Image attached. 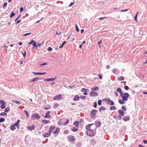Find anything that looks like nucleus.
I'll return each instance as SVG.
<instances>
[{
	"instance_id": "nucleus-52",
	"label": "nucleus",
	"mask_w": 147,
	"mask_h": 147,
	"mask_svg": "<svg viewBox=\"0 0 147 147\" xmlns=\"http://www.w3.org/2000/svg\"><path fill=\"white\" fill-rule=\"evenodd\" d=\"M76 31L78 32L79 31V28H78L77 25H76Z\"/></svg>"
},
{
	"instance_id": "nucleus-35",
	"label": "nucleus",
	"mask_w": 147,
	"mask_h": 147,
	"mask_svg": "<svg viewBox=\"0 0 147 147\" xmlns=\"http://www.w3.org/2000/svg\"><path fill=\"white\" fill-rule=\"evenodd\" d=\"M0 103L1 104V105H5V101L3 100L0 101Z\"/></svg>"
},
{
	"instance_id": "nucleus-31",
	"label": "nucleus",
	"mask_w": 147,
	"mask_h": 147,
	"mask_svg": "<svg viewBox=\"0 0 147 147\" xmlns=\"http://www.w3.org/2000/svg\"><path fill=\"white\" fill-rule=\"evenodd\" d=\"M82 146L81 142H78L76 144V146L77 147H80Z\"/></svg>"
},
{
	"instance_id": "nucleus-34",
	"label": "nucleus",
	"mask_w": 147,
	"mask_h": 147,
	"mask_svg": "<svg viewBox=\"0 0 147 147\" xmlns=\"http://www.w3.org/2000/svg\"><path fill=\"white\" fill-rule=\"evenodd\" d=\"M20 122V120H18L17 121V122L15 123V124H14L16 126H17L18 125H19V123Z\"/></svg>"
},
{
	"instance_id": "nucleus-36",
	"label": "nucleus",
	"mask_w": 147,
	"mask_h": 147,
	"mask_svg": "<svg viewBox=\"0 0 147 147\" xmlns=\"http://www.w3.org/2000/svg\"><path fill=\"white\" fill-rule=\"evenodd\" d=\"M38 79V78H33V79H32L30 81V82H32L35 81L36 80Z\"/></svg>"
},
{
	"instance_id": "nucleus-3",
	"label": "nucleus",
	"mask_w": 147,
	"mask_h": 147,
	"mask_svg": "<svg viewBox=\"0 0 147 147\" xmlns=\"http://www.w3.org/2000/svg\"><path fill=\"white\" fill-rule=\"evenodd\" d=\"M97 110L95 109L92 110L91 111L90 116L92 118L95 119L96 117V114L97 112Z\"/></svg>"
},
{
	"instance_id": "nucleus-42",
	"label": "nucleus",
	"mask_w": 147,
	"mask_h": 147,
	"mask_svg": "<svg viewBox=\"0 0 147 147\" xmlns=\"http://www.w3.org/2000/svg\"><path fill=\"white\" fill-rule=\"evenodd\" d=\"M15 13H14L13 12H12L11 14V15H10V17L11 18H12V17H13V16H15Z\"/></svg>"
},
{
	"instance_id": "nucleus-53",
	"label": "nucleus",
	"mask_w": 147,
	"mask_h": 147,
	"mask_svg": "<svg viewBox=\"0 0 147 147\" xmlns=\"http://www.w3.org/2000/svg\"><path fill=\"white\" fill-rule=\"evenodd\" d=\"M33 46H34V47H35V46L37 47V46H38V45H36V42H34V44H33ZM36 49H37V47H36Z\"/></svg>"
},
{
	"instance_id": "nucleus-5",
	"label": "nucleus",
	"mask_w": 147,
	"mask_h": 147,
	"mask_svg": "<svg viewBox=\"0 0 147 147\" xmlns=\"http://www.w3.org/2000/svg\"><path fill=\"white\" fill-rule=\"evenodd\" d=\"M87 135L89 136H93L94 135V134L93 131L91 130H87L86 131Z\"/></svg>"
},
{
	"instance_id": "nucleus-30",
	"label": "nucleus",
	"mask_w": 147,
	"mask_h": 147,
	"mask_svg": "<svg viewBox=\"0 0 147 147\" xmlns=\"http://www.w3.org/2000/svg\"><path fill=\"white\" fill-rule=\"evenodd\" d=\"M10 109L9 108L7 107L5 109L4 111L5 112L7 113L10 111Z\"/></svg>"
},
{
	"instance_id": "nucleus-33",
	"label": "nucleus",
	"mask_w": 147,
	"mask_h": 147,
	"mask_svg": "<svg viewBox=\"0 0 147 147\" xmlns=\"http://www.w3.org/2000/svg\"><path fill=\"white\" fill-rule=\"evenodd\" d=\"M26 115L27 116L26 117V118H28L29 116V115L28 113V111H26L25 110L24 111Z\"/></svg>"
},
{
	"instance_id": "nucleus-51",
	"label": "nucleus",
	"mask_w": 147,
	"mask_h": 147,
	"mask_svg": "<svg viewBox=\"0 0 147 147\" xmlns=\"http://www.w3.org/2000/svg\"><path fill=\"white\" fill-rule=\"evenodd\" d=\"M124 88L126 90H128V89L129 88V87L127 86H125L124 87Z\"/></svg>"
},
{
	"instance_id": "nucleus-56",
	"label": "nucleus",
	"mask_w": 147,
	"mask_h": 147,
	"mask_svg": "<svg viewBox=\"0 0 147 147\" xmlns=\"http://www.w3.org/2000/svg\"><path fill=\"white\" fill-rule=\"evenodd\" d=\"M7 2H5L3 5V7H6L7 6Z\"/></svg>"
},
{
	"instance_id": "nucleus-27",
	"label": "nucleus",
	"mask_w": 147,
	"mask_h": 147,
	"mask_svg": "<svg viewBox=\"0 0 147 147\" xmlns=\"http://www.w3.org/2000/svg\"><path fill=\"white\" fill-rule=\"evenodd\" d=\"M125 78L123 76H120L118 78V80L119 81H122L124 80Z\"/></svg>"
},
{
	"instance_id": "nucleus-2",
	"label": "nucleus",
	"mask_w": 147,
	"mask_h": 147,
	"mask_svg": "<svg viewBox=\"0 0 147 147\" xmlns=\"http://www.w3.org/2000/svg\"><path fill=\"white\" fill-rule=\"evenodd\" d=\"M69 121L68 119H66L65 118H63L59 120L58 122V124H63V125H67L69 123Z\"/></svg>"
},
{
	"instance_id": "nucleus-64",
	"label": "nucleus",
	"mask_w": 147,
	"mask_h": 147,
	"mask_svg": "<svg viewBox=\"0 0 147 147\" xmlns=\"http://www.w3.org/2000/svg\"><path fill=\"white\" fill-rule=\"evenodd\" d=\"M101 43H102L101 40H100V41H99L98 42V45L99 46V47L100 48V44Z\"/></svg>"
},
{
	"instance_id": "nucleus-49",
	"label": "nucleus",
	"mask_w": 147,
	"mask_h": 147,
	"mask_svg": "<svg viewBox=\"0 0 147 147\" xmlns=\"http://www.w3.org/2000/svg\"><path fill=\"white\" fill-rule=\"evenodd\" d=\"M59 106V104H56L54 105L53 106V107L54 108H56V107H58Z\"/></svg>"
},
{
	"instance_id": "nucleus-37",
	"label": "nucleus",
	"mask_w": 147,
	"mask_h": 147,
	"mask_svg": "<svg viewBox=\"0 0 147 147\" xmlns=\"http://www.w3.org/2000/svg\"><path fill=\"white\" fill-rule=\"evenodd\" d=\"M7 114L5 112H2L0 113V116L7 115Z\"/></svg>"
},
{
	"instance_id": "nucleus-58",
	"label": "nucleus",
	"mask_w": 147,
	"mask_h": 147,
	"mask_svg": "<svg viewBox=\"0 0 147 147\" xmlns=\"http://www.w3.org/2000/svg\"><path fill=\"white\" fill-rule=\"evenodd\" d=\"M74 2H71L70 4L69 5V6L70 7L71 6L73 5H74Z\"/></svg>"
},
{
	"instance_id": "nucleus-10",
	"label": "nucleus",
	"mask_w": 147,
	"mask_h": 147,
	"mask_svg": "<svg viewBox=\"0 0 147 147\" xmlns=\"http://www.w3.org/2000/svg\"><path fill=\"white\" fill-rule=\"evenodd\" d=\"M56 78H54L45 79H44V80L45 81H53Z\"/></svg>"
},
{
	"instance_id": "nucleus-22",
	"label": "nucleus",
	"mask_w": 147,
	"mask_h": 147,
	"mask_svg": "<svg viewBox=\"0 0 147 147\" xmlns=\"http://www.w3.org/2000/svg\"><path fill=\"white\" fill-rule=\"evenodd\" d=\"M95 125L97 127H99L101 125V123L100 122H95Z\"/></svg>"
},
{
	"instance_id": "nucleus-7",
	"label": "nucleus",
	"mask_w": 147,
	"mask_h": 147,
	"mask_svg": "<svg viewBox=\"0 0 147 147\" xmlns=\"http://www.w3.org/2000/svg\"><path fill=\"white\" fill-rule=\"evenodd\" d=\"M69 141L70 142H73L75 140V138L74 136H71L68 138Z\"/></svg>"
},
{
	"instance_id": "nucleus-29",
	"label": "nucleus",
	"mask_w": 147,
	"mask_h": 147,
	"mask_svg": "<svg viewBox=\"0 0 147 147\" xmlns=\"http://www.w3.org/2000/svg\"><path fill=\"white\" fill-rule=\"evenodd\" d=\"M124 100H119V102L120 104L123 105L125 103V102H124Z\"/></svg>"
},
{
	"instance_id": "nucleus-20",
	"label": "nucleus",
	"mask_w": 147,
	"mask_h": 147,
	"mask_svg": "<svg viewBox=\"0 0 147 147\" xmlns=\"http://www.w3.org/2000/svg\"><path fill=\"white\" fill-rule=\"evenodd\" d=\"M107 104H109L110 105H114V103L113 101L111 100H109V102H107Z\"/></svg>"
},
{
	"instance_id": "nucleus-38",
	"label": "nucleus",
	"mask_w": 147,
	"mask_h": 147,
	"mask_svg": "<svg viewBox=\"0 0 147 147\" xmlns=\"http://www.w3.org/2000/svg\"><path fill=\"white\" fill-rule=\"evenodd\" d=\"M139 13V12H137L136 14V15L134 17V20L135 21H137V18L138 16V15Z\"/></svg>"
},
{
	"instance_id": "nucleus-6",
	"label": "nucleus",
	"mask_w": 147,
	"mask_h": 147,
	"mask_svg": "<svg viewBox=\"0 0 147 147\" xmlns=\"http://www.w3.org/2000/svg\"><path fill=\"white\" fill-rule=\"evenodd\" d=\"M63 98V97L61 94H59L57 95H56L53 98V100H61Z\"/></svg>"
},
{
	"instance_id": "nucleus-41",
	"label": "nucleus",
	"mask_w": 147,
	"mask_h": 147,
	"mask_svg": "<svg viewBox=\"0 0 147 147\" xmlns=\"http://www.w3.org/2000/svg\"><path fill=\"white\" fill-rule=\"evenodd\" d=\"M42 121V122L44 123H47L49 122V121H48L46 119L43 120Z\"/></svg>"
},
{
	"instance_id": "nucleus-11",
	"label": "nucleus",
	"mask_w": 147,
	"mask_h": 147,
	"mask_svg": "<svg viewBox=\"0 0 147 147\" xmlns=\"http://www.w3.org/2000/svg\"><path fill=\"white\" fill-rule=\"evenodd\" d=\"M51 136V133H45L43 134V136L45 138H47L50 136Z\"/></svg>"
},
{
	"instance_id": "nucleus-44",
	"label": "nucleus",
	"mask_w": 147,
	"mask_h": 147,
	"mask_svg": "<svg viewBox=\"0 0 147 147\" xmlns=\"http://www.w3.org/2000/svg\"><path fill=\"white\" fill-rule=\"evenodd\" d=\"M47 50L49 51H51L52 50V48L50 47H49L47 48Z\"/></svg>"
},
{
	"instance_id": "nucleus-47",
	"label": "nucleus",
	"mask_w": 147,
	"mask_h": 147,
	"mask_svg": "<svg viewBox=\"0 0 147 147\" xmlns=\"http://www.w3.org/2000/svg\"><path fill=\"white\" fill-rule=\"evenodd\" d=\"M121 109L123 110L124 111H125L126 110V108H125V107L123 106H122V107H121Z\"/></svg>"
},
{
	"instance_id": "nucleus-57",
	"label": "nucleus",
	"mask_w": 147,
	"mask_h": 147,
	"mask_svg": "<svg viewBox=\"0 0 147 147\" xmlns=\"http://www.w3.org/2000/svg\"><path fill=\"white\" fill-rule=\"evenodd\" d=\"M98 76L99 78L100 79H102V75L99 74H98L97 75Z\"/></svg>"
},
{
	"instance_id": "nucleus-23",
	"label": "nucleus",
	"mask_w": 147,
	"mask_h": 147,
	"mask_svg": "<svg viewBox=\"0 0 147 147\" xmlns=\"http://www.w3.org/2000/svg\"><path fill=\"white\" fill-rule=\"evenodd\" d=\"M97 93V92H90V95L91 96H96L98 95Z\"/></svg>"
},
{
	"instance_id": "nucleus-50",
	"label": "nucleus",
	"mask_w": 147,
	"mask_h": 147,
	"mask_svg": "<svg viewBox=\"0 0 147 147\" xmlns=\"http://www.w3.org/2000/svg\"><path fill=\"white\" fill-rule=\"evenodd\" d=\"M122 116L120 115L119 114V115L118 116V117L119 118V120H121L122 119Z\"/></svg>"
},
{
	"instance_id": "nucleus-28",
	"label": "nucleus",
	"mask_w": 147,
	"mask_h": 147,
	"mask_svg": "<svg viewBox=\"0 0 147 147\" xmlns=\"http://www.w3.org/2000/svg\"><path fill=\"white\" fill-rule=\"evenodd\" d=\"M116 107L114 106H111L110 108V109L111 110H116Z\"/></svg>"
},
{
	"instance_id": "nucleus-40",
	"label": "nucleus",
	"mask_w": 147,
	"mask_h": 147,
	"mask_svg": "<svg viewBox=\"0 0 147 147\" xmlns=\"http://www.w3.org/2000/svg\"><path fill=\"white\" fill-rule=\"evenodd\" d=\"M5 105H1L0 106L1 108L2 109H4L5 107Z\"/></svg>"
},
{
	"instance_id": "nucleus-32",
	"label": "nucleus",
	"mask_w": 147,
	"mask_h": 147,
	"mask_svg": "<svg viewBox=\"0 0 147 147\" xmlns=\"http://www.w3.org/2000/svg\"><path fill=\"white\" fill-rule=\"evenodd\" d=\"M78 130V129H77L74 127H73L71 129V130L74 132H76Z\"/></svg>"
},
{
	"instance_id": "nucleus-4",
	"label": "nucleus",
	"mask_w": 147,
	"mask_h": 147,
	"mask_svg": "<svg viewBox=\"0 0 147 147\" xmlns=\"http://www.w3.org/2000/svg\"><path fill=\"white\" fill-rule=\"evenodd\" d=\"M40 118V116L38 113L34 114L32 116L31 118L33 120H34L35 119H38Z\"/></svg>"
},
{
	"instance_id": "nucleus-63",
	"label": "nucleus",
	"mask_w": 147,
	"mask_h": 147,
	"mask_svg": "<svg viewBox=\"0 0 147 147\" xmlns=\"http://www.w3.org/2000/svg\"><path fill=\"white\" fill-rule=\"evenodd\" d=\"M143 143L145 144H147V141L146 140H143Z\"/></svg>"
},
{
	"instance_id": "nucleus-13",
	"label": "nucleus",
	"mask_w": 147,
	"mask_h": 147,
	"mask_svg": "<svg viewBox=\"0 0 147 147\" xmlns=\"http://www.w3.org/2000/svg\"><path fill=\"white\" fill-rule=\"evenodd\" d=\"M112 71L114 73L117 74L119 73V71L117 69H114L112 70Z\"/></svg>"
},
{
	"instance_id": "nucleus-43",
	"label": "nucleus",
	"mask_w": 147,
	"mask_h": 147,
	"mask_svg": "<svg viewBox=\"0 0 147 147\" xmlns=\"http://www.w3.org/2000/svg\"><path fill=\"white\" fill-rule=\"evenodd\" d=\"M12 101V102H15L16 104H17V103L20 104V102H19L17 100H13Z\"/></svg>"
},
{
	"instance_id": "nucleus-16",
	"label": "nucleus",
	"mask_w": 147,
	"mask_h": 147,
	"mask_svg": "<svg viewBox=\"0 0 147 147\" xmlns=\"http://www.w3.org/2000/svg\"><path fill=\"white\" fill-rule=\"evenodd\" d=\"M93 124H89L86 125V128L87 130L91 129H90L91 126Z\"/></svg>"
},
{
	"instance_id": "nucleus-55",
	"label": "nucleus",
	"mask_w": 147,
	"mask_h": 147,
	"mask_svg": "<svg viewBox=\"0 0 147 147\" xmlns=\"http://www.w3.org/2000/svg\"><path fill=\"white\" fill-rule=\"evenodd\" d=\"M97 105V104L96 102H94V108H96V107Z\"/></svg>"
},
{
	"instance_id": "nucleus-59",
	"label": "nucleus",
	"mask_w": 147,
	"mask_h": 147,
	"mask_svg": "<svg viewBox=\"0 0 147 147\" xmlns=\"http://www.w3.org/2000/svg\"><path fill=\"white\" fill-rule=\"evenodd\" d=\"M26 51H25L24 52V53H22V55H23V57L24 58H25V56H26Z\"/></svg>"
},
{
	"instance_id": "nucleus-45",
	"label": "nucleus",
	"mask_w": 147,
	"mask_h": 147,
	"mask_svg": "<svg viewBox=\"0 0 147 147\" xmlns=\"http://www.w3.org/2000/svg\"><path fill=\"white\" fill-rule=\"evenodd\" d=\"M102 100H99L98 102V105H101Z\"/></svg>"
},
{
	"instance_id": "nucleus-61",
	"label": "nucleus",
	"mask_w": 147,
	"mask_h": 147,
	"mask_svg": "<svg viewBox=\"0 0 147 147\" xmlns=\"http://www.w3.org/2000/svg\"><path fill=\"white\" fill-rule=\"evenodd\" d=\"M47 62L44 63H43L41 64L40 65H47Z\"/></svg>"
},
{
	"instance_id": "nucleus-1",
	"label": "nucleus",
	"mask_w": 147,
	"mask_h": 147,
	"mask_svg": "<svg viewBox=\"0 0 147 147\" xmlns=\"http://www.w3.org/2000/svg\"><path fill=\"white\" fill-rule=\"evenodd\" d=\"M120 94L123 100L126 101L127 100L129 96V94L128 93L125 92L123 93V92H120Z\"/></svg>"
},
{
	"instance_id": "nucleus-14",
	"label": "nucleus",
	"mask_w": 147,
	"mask_h": 147,
	"mask_svg": "<svg viewBox=\"0 0 147 147\" xmlns=\"http://www.w3.org/2000/svg\"><path fill=\"white\" fill-rule=\"evenodd\" d=\"M28 128L31 131L34 130L35 128L34 125H32L31 126H28Z\"/></svg>"
},
{
	"instance_id": "nucleus-46",
	"label": "nucleus",
	"mask_w": 147,
	"mask_h": 147,
	"mask_svg": "<svg viewBox=\"0 0 147 147\" xmlns=\"http://www.w3.org/2000/svg\"><path fill=\"white\" fill-rule=\"evenodd\" d=\"M117 92H121V89L120 88H118L116 89Z\"/></svg>"
},
{
	"instance_id": "nucleus-17",
	"label": "nucleus",
	"mask_w": 147,
	"mask_h": 147,
	"mask_svg": "<svg viewBox=\"0 0 147 147\" xmlns=\"http://www.w3.org/2000/svg\"><path fill=\"white\" fill-rule=\"evenodd\" d=\"M130 119V117L129 116H127L124 117L123 118V120L124 121H127Z\"/></svg>"
},
{
	"instance_id": "nucleus-8",
	"label": "nucleus",
	"mask_w": 147,
	"mask_h": 147,
	"mask_svg": "<svg viewBox=\"0 0 147 147\" xmlns=\"http://www.w3.org/2000/svg\"><path fill=\"white\" fill-rule=\"evenodd\" d=\"M55 128L56 127L55 126H52L51 127L49 130V132L50 133L52 132L55 129Z\"/></svg>"
},
{
	"instance_id": "nucleus-21",
	"label": "nucleus",
	"mask_w": 147,
	"mask_h": 147,
	"mask_svg": "<svg viewBox=\"0 0 147 147\" xmlns=\"http://www.w3.org/2000/svg\"><path fill=\"white\" fill-rule=\"evenodd\" d=\"M15 125L13 124L12 125H11L10 127L12 131H13L16 129Z\"/></svg>"
},
{
	"instance_id": "nucleus-54",
	"label": "nucleus",
	"mask_w": 147,
	"mask_h": 147,
	"mask_svg": "<svg viewBox=\"0 0 147 147\" xmlns=\"http://www.w3.org/2000/svg\"><path fill=\"white\" fill-rule=\"evenodd\" d=\"M24 10V8L23 7H21L20 9V12L21 13Z\"/></svg>"
},
{
	"instance_id": "nucleus-39",
	"label": "nucleus",
	"mask_w": 147,
	"mask_h": 147,
	"mask_svg": "<svg viewBox=\"0 0 147 147\" xmlns=\"http://www.w3.org/2000/svg\"><path fill=\"white\" fill-rule=\"evenodd\" d=\"M5 120V118H0V123L4 122Z\"/></svg>"
},
{
	"instance_id": "nucleus-60",
	"label": "nucleus",
	"mask_w": 147,
	"mask_h": 147,
	"mask_svg": "<svg viewBox=\"0 0 147 147\" xmlns=\"http://www.w3.org/2000/svg\"><path fill=\"white\" fill-rule=\"evenodd\" d=\"M31 34V33H26V34H24L23 35V36H26L27 35H29L30 34Z\"/></svg>"
},
{
	"instance_id": "nucleus-24",
	"label": "nucleus",
	"mask_w": 147,
	"mask_h": 147,
	"mask_svg": "<svg viewBox=\"0 0 147 147\" xmlns=\"http://www.w3.org/2000/svg\"><path fill=\"white\" fill-rule=\"evenodd\" d=\"M79 121H76L74 122V124L75 125V126L76 127H78L79 125Z\"/></svg>"
},
{
	"instance_id": "nucleus-62",
	"label": "nucleus",
	"mask_w": 147,
	"mask_h": 147,
	"mask_svg": "<svg viewBox=\"0 0 147 147\" xmlns=\"http://www.w3.org/2000/svg\"><path fill=\"white\" fill-rule=\"evenodd\" d=\"M129 9H125V10H121V12H123L127 11Z\"/></svg>"
},
{
	"instance_id": "nucleus-48",
	"label": "nucleus",
	"mask_w": 147,
	"mask_h": 147,
	"mask_svg": "<svg viewBox=\"0 0 147 147\" xmlns=\"http://www.w3.org/2000/svg\"><path fill=\"white\" fill-rule=\"evenodd\" d=\"M86 96H80V98L81 99L83 100L85 98Z\"/></svg>"
},
{
	"instance_id": "nucleus-18",
	"label": "nucleus",
	"mask_w": 147,
	"mask_h": 147,
	"mask_svg": "<svg viewBox=\"0 0 147 147\" xmlns=\"http://www.w3.org/2000/svg\"><path fill=\"white\" fill-rule=\"evenodd\" d=\"M98 88L97 86L92 87L91 88V89L92 90L94 91H97L98 90Z\"/></svg>"
},
{
	"instance_id": "nucleus-25",
	"label": "nucleus",
	"mask_w": 147,
	"mask_h": 147,
	"mask_svg": "<svg viewBox=\"0 0 147 147\" xmlns=\"http://www.w3.org/2000/svg\"><path fill=\"white\" fill-rule=\"evenodd\" d=\"M105 109L106 108L104 107L103 106H101L100 107L99 110V111H100L101 110L105 111Z\"/></svg>"
},
{
	"instance_id": "nucleus-12",
	"label": "nucleus",
	"mask_w": 147,
	"mask_h": 147,
	"mask_svg": "<svg viewBox=\"0 0 147 147\" xmlns=\"http://www.w3.org/2000/svg\"><path fill=\"white\" fill-rule=\"evenodd\" d=\"M80 99V97L79 96L76 95L73 98V100L74 101H78Z\"/></svg>"
},
{
	"instance_id": "nucleus-26",
	"label": "nucleus",
	"mask_w": 147,
	"mask_h": 147,
	"mask_svg": "<svg viewBox=\"0 0 147 147\" xmlns=\"http://www.w3.org/2000/svg\"><path fill=\"white\" fill-rule=\"evenodd\" d=\"M81 91L82 92H88L89 90L88 89H86L83 88L81 89Z\"/></svg>"
},
{
	"instance_id": "nucleus-15",
	"label": "nucleus",
	"mask_w": 147,
	"mask_h": 147,
	"mask_svg": "<svg viewBox=\"0 0 147 147\" xmlns=\"http://www.w3.org/2000/svg\"><path fill=\"white\" fill-rule=\"evenodd\" d=\"M60 131V129L59 127H57L56 128L55 130L53 132V134H57Z\"/></svg>"
},
{
	"instance_id": "nucleus-9",
	"label": "nucleus",
	"mask_w": 147,
	"mask_h": 147,
	"mask_svg": "<svg viewBox=\"0 0 147 147\" xmlns=\"http://www.w3.org/2000/svg\"><path fill=\"white\" fill-rule=\"evenodd\" d=\"M50 112V111H48L46 113L44 117L45 118H50L51 117V116L49 114V113Z\"/></svg>"
},
{
	"instance_id": "nucleus-19",
	"label": "nucleus",
	"mask_w": 147,
	"mask_h": 147,
	"mask_svg": "<svg viewBox=\"0 0 147 147\" xmlns=\"http://www.w3.org/2000/svg\"><path fill=\"white\" fill-rule=\"evenodd\" d=\"M118 112L119 113L120 115L122 116H123L124 115V112L123 110H119L118 111Z\"/></svg>"
}]
</instances>
